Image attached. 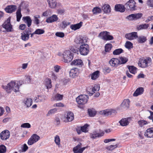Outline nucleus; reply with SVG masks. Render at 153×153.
Masks as SVG:
<instances>
[{"mask_svg": "<svg viewBox=\"0 0 153 153\" xmlns=\"http://www.w3.org/2000/svg\"><path fill=\"white\" fill-rule=\"evenodd\" d=\"M88 113L90 117H94L96 114V111L93 109H88Z\"/></svg>", "mask_w": 153, "mask_h": 153, "instance_id": "c03bdc74", "label": "nucleus"}, {"mask_svg": "<svg viewBox=\"0 0 153 153\" xmlns=\"http://www.w3.org/2000/svg\"><path fill=\"white\" fill-rule=\"evenodd\" d=\"M16 20L18 22H19L22 17L21 13V8L19 7L16 12Z\"/></svg>", "mask_w": 153, "mask_h": 153, "instance_id": "e433bc0d", "label": "nucleus"}, {"mask_svg": "<svg viewBox=\"0 0 153 153\" xmlns=\"http://www.w3.org/2000/svg\"><path fill=\"white\" fill-rule=\"evenodd\" d=\"M130 120V118L122 119L119 121V123L122 126H126L128 125Z\"/></svg>", "mask_w": 153, "mask_h": 153, "instance_id": "5701e85b", "label": "nucleus"}, {"mask_svg": "<svg viewBox=\"0 0 153 153\" xmlns=\"http://www.w3.org/2000/svg\"><path fill=\"white\" fill-rule=\"evenodd\" d=\"M109 63L112 66L116 67L119 65V61L117 58H113L110 60Z\"/></svg>", "mask_w": 153, "mask_h": 153, "instance_id": "b1692460", "label": "nucleus"}, {"mask_svg": "<svg viewBox=\"0 0 153 153\" xmlns=\"http://www.w3.org/2000/svg\"><path fill=\"white\" fill-rule=\"evenodd\" d=\"M58 19V18L57 16L54 14L47 18L46 20V22L48 23H52L57 21Z\"/></svg>", "mask_w": 153, "mask_h": 153, "instance_id": "4be33fe9", "label": "nucleus"}, {"mask_svg": "<svg viewBox=\"0 0 153 153\" xmlns=\"http://www.w3.org/2000/svg\"><path fill=\"white\" fill-rule=\"evenodd\" d=\"M34 101L37 103L43 102L45 100V97L43 96L38 95L33 99Z\"/></svg>", "mask_w": 153, "mask_h": 153, "instance_id": "bb28decb", "label": "nucleus"}, {"mask_svg": "<svg viewBox=\"0 0 153 153\" xmlns=\"http://www.w3.org/2000/svg\"><path fill=\"white\" fill-rule=\"evenodd\" d=\"M104 131L100 133H98L96 131H94L90 134V137L92 139H95L97 137H99L103 136L104 134Z\"/></svg>", "mask_w": 153, "mask_h": 153, "instance_id": "393cba45", "label": "nucleus"}, {"mask_svg": "<svg viewBox=\"0 0 153 153\" xmlns=\"http://www.w3.org/2000/svg\"><path fill=\"white\" fill-rule=\"evenodd\" d=\"M147 4L149 6L153 7V0H148Z\"/></svg>", "mask_w": 153, "mask_h": 153, "instance_id": "0e129e2a", "label": "nucleus"}, {"mask_svg": "<svg viewBox=\"0 0 153 153\" xmlns=\"http://www.w3.org/2000/svg\"><path fill=\"white\" fill-rule=\"evenodd\" d=\"M151 59L150 57H147L146 59H142L139 60L138 65L142 68H146L148 66V64L151 63Z\"/></svg>", "mask_w": 153, "mask_h": 153, "instance_id": "39448f33", "label": "nucleus"}, {"mask_svg": "<svg viewBox=\"0 0 153 153\" xmlns=\"http://www.w3.org/2000/svg\"><path fill=\"white\" fill-rule=\"evenodd\" d=\"M145 135V136H146L148 137H153V128H151L148 129Z\"/></svg>", "mask_w": 153, "mask_h": 153, "instance_id": "c85d7f7f", "label": "nucleus"}, {"mask_svg": "<svg viewBox=\"0 0 153 153\" xmlns=\"http://www.w3.org/2000/svg\"><path fill=\"white\" fill-rule=\"evenodd\" d=\"M70 50L71 51L75 53H76L78 51L76 48L74 46H71L70 48Z\"/></svg>", "mask_w": 153, "mask_h": 153, "instance_id": "69168bd1", "label": "nucleus"}, {"mask_svg": "<svg viewBox=\"0 0 153 153\" xmlns=\"http://www.w3.org/2000/svg\"><path fill=\"white\" fill-rule=\"evenodd\" d=\"M82 22H80L79 23L75 24H72L70 26V28L74 30L79 29L82 26Z\"/></svg>", "mask_w": 153, "mask_h": 153, "instance_id": "a878e982", "label": "nucleus"}, {"mask_svg": "<svg viewBox=\"0 0 153 153\" xmlns=\"http://www.w3.org/2000/svg\"><path fill=\"white\" fill-rule=\"evenodd\" d=\"M6 147L4 145L0 146V153H4L6 152Z\"/></svg>", "mask_w": 153, "mask_h": 153, "instance_id": "4d7b16f0", "label": "nucleus"}, {"mask_svg": "<svg viewBox=\"0 0 153 153\" xmlns=\"http://www.w3.org/2000/svg\"><path fill=\"white\" fill-rule=\"evenodd\" d=\"M64 117L65 118V122L71 121L74 118L73 113L71 112H66Z\"/></svg>", "mask_w": 153, "mask_h": 153, "instance_id": "9d476101", "label": "nucleus"}, {"mask_svg": "<svg viewBox=\"0 0 153 153\" xmlns=\"http://www.w3.org/2000/svg\"><path fill=\"white\" fill-rule=\"evenodd\" d=\"M81 143H79L77 146L73 149L74 153H82L86 147L81 148Z\"/></svg>", "mask_w": 153, "mask_h": 153, "instance_id": "4468645a", "label": "nucleus"}, {"mask_svg": "<svg viewBox=\"0 0 153 153\" xmlns=\"http://www.w3.org/2000/svg\"><path fill=\"white\" fill-rule=\"evenodd\" d=\"M147 40L146 37L143 36H140L138 37L137 40L138 42L140 43H143L144 42Z\"/></svg>", "mask_w": 153, "mask_h": 153, "instance_id": "ea45409f", "label": "nucleus"}, {"mask_svg": "<svg viewBox=\"0 0 153 153\" xmlns=\"http://www.w3.org/2000/svg\"><path fill=\"white\" fill-rule=\"evenodd\" d=\"M115 9L116 11L120 12H123L125 11L124 6L121 4L116 5L115 7Z\"/></svg>", "mask_w": 153, "mask_h": 153, "instance_id": "7c9ffc66", "label": "nucleus"}, {"mask_svg": "<svg viewBox=\"0 0 153 153\" xmlns=\"http://www.w3.org/2000/svg\"><path fill=\"white\" fill-rule=\"evenodd\" d=\"M17 6L15 5H10L7 6L4 9L5 11L8 13H11L15 11Z\"/></svg>", "mask_w": 153, "mask_h": 153, "instance_id": "ddd939ff", "label": "nucleus"}, {"mask_svg": "<svg viewBox=\"0 0 153 153\" xmlns=\"http://www.w3.org/2000/svg\"><path fill=\"white\" fill-rule=\"evenodd\" d=\"M142 16V14L141 13L132 14L129 15L127 18L130 20H136L141 18Z\"/></svg>", "mask_w": 153, "mask_h": 153, "instance_id": "f3484780", "label": "nucleus"}, {"mask_svg": "<svg viewBox=\"0 0 153 153\" xmlns=\"http://www.w3.org/2000/svg\"><path fill=\"white\" fill-rule=\"evenodd\" d=\"M60 69V67L59 65H56L54 67V70L56 72H58Z\"/></svg>", "mask_w": 153, "mask_h": 153, "instance_id": "774afa93", "label": "nucleus"}, {"mask_svg": "<svg viewBox=\"0 0 153 153\" xmlns=\"http://www.w3.org/2000/svg\"><path fill=\"white\" fill-rule=\"evenodd\" d=\"M1 139L3 140H5L8 139L10 136V132L7 130L2 132L0 134Z\"/></svg>", "mask_w": 153, "mask_h": 153, "instance_id": "a211bd4d", "label": "nucleus"}, {"mask_svg": "<svg viewBox=\"0 0 153 153\" xmlns=\"http://www.w3.org/2000/svg\"><path fill=\"white\" fill-rule=\"evenodd\" d=\"M57 108H54L50 109L46 114V116L49 117L52 114L55 113L57 111Z\"/></svg>", "mask_w": 153, "mask_h": 153, "instance_id": "49530a36", "label": "nucleus"}, {"mask_svg": "<svg viewBox=\"0 0 153 153\" xmlns=\"http://www.w3.org/2000/svg\"><path fill=\"white\" fill-rule=\"evenodd\" d=\"M92 11L94 14H96L100 13L101 11L100 8L97 7H96L93 9Z\"/></svg>", "mask_w": 153, "mask_h": 153, "instance_id": "6e6d98bb", "label": "nucleus"}, {"mask_svg": "<svg viewBox=\"0 0 153 153\" xmlns=\"http://www.w3.org/2000/svg\"><path fill=\"white\" fill-rule=\"evenodd\" d=\"M144 91L143 88L140 87L137 88L133 94V96L137 97L143 93Z\"/></svg>", "mask_w": 153, "mask_h": 153, "instance_id": "2f4dec72", "label": "nucleus"}, {"mask_svg": "<svg viewBox=\"0 0 153 153\" xmlns=\"http://www.w3.org/2000/svg\"><path fill=\"white\" fill-rule=\"evenodd\" d=\"M115 111L114 110H104L102 112V114L106 116H108L112 114V113H114Z\"/></svg>", "mask_w": 153, "mask_h": 153, "instance_id": "f704fd0d", "label": "nucleus"}, {"mask_svg": "<svg viewBox=\"0 0 153 153\" xmlns=\"http://www.w3.org/2000/svg\"><path fill=\"white\" fill-rule=\"evenodd\" d=\"M73 65L77 66L79 67H82L83 65L82 61L80 59H76L74 60L72 62Z\"/></svg>", "mask_w": 153, "mask_h": 153, "instance_id": "6ab92c4d", "label": "nucleus"}, {"mask_svg": "<svg viewBox=\"0 0 153 153\" xmlns=\"http://www.w3.org/2000/svg\"><path fill=\"white\" fill-rule=\"evenodd\" d=\"M53 107H63L64 106V104L61 103V102H59L58 103H55L53 105Z\"/></svg>", "mask_w": 153, "mask_h": 153, "instance_id": "338daca9", "label": "nucleus"}, {"mask_svg": "<svg viewBox=\"0 0 153 153\" xmlns=\"http://www.w3.org/2000/svg\"><path fill=\"white\" fill-rule=\"evenodd\" d=\"M129 71L131 73L135 74L137 72V68L133 66H129L128 67Z\"/></svg>", "mask_w": 153, "mask_h": 153, "instance_id": "79ce46f5", "label": "nucleus"}, {"mask_svg": "<svg viewBox=\"0 0 153 153\" xmlns=\"http://www.w3.org/2000/svg\"><path fill=\"white\" fill-rule=\"evenodd\" d=\"M112 46L111 44H107L105 45V51L106 52H109L111 49Z\"/></svg>", "mask_w": 153, "mask_h": 153, "instance_id": "a18cd8bd", "label": "nucleus"}, {"mask_svg": "<svg viewBox=\"0 0 153 153\" xmlns=\"http://www.w3.org/2000/svg\"><path fill=\"white\" fill-rule=\"evenodd\" d=\"M10 18L9 17L2 25L3 27L7 32H11L12 29V26L10 23Z\"/></svg>", "mask_w": 153, "mask_h": 153, "instance_id": "0eeeda50", "label": "nucleus"}, {"mask_svg": "<svg viewBox=\"0 0 153 153\" xmlns=\"http://www.w3.org/2000/svg\"><path fill=\"white\" fill-rule=\"evenodd\" d=\"M117 146L116 145H111L107 146L106 149L107 150L109 151H112L116 148Z\"/></svg>", "mask_w": 153, "mask_h": 153, "instance_id": "bf43d9fd", "label": "nucleus"}, {"mask_svg": "<svg viewBox=\"0 0 153 153\" xmlns=\"http://www.w3.org/2000/svg\"><path fill=\"white\" fill-rule=\"evenodd\" d=\"M119 65L123 64L126 63L128 61V59L125 57H120L119 59Z\"/></svg>", "mask_w": 153, "mask_h": 153, "instance_id": "37998d69", "label": "nucleus"}, {"mask_svg": "<svg viewBox=\"0 0 153 153\" xmlns=\"http://www.w3.org/2000/svg\"><path fill=\"white\" fill-rule=\"evenodd\" d=\"M102 10L105 13H108L111 12V8L108 4H105L102 7Z\"/></svg>", "mask_w": 153, "mask_h": 153, "instance_id": "c9c22d12", "label": "nucleus"}, {"mask_svg": "<svg viewBox=\"0 0 153 153\" xmlns=\"http://www.w3.org/2000/svg\"><path fill=\"white\" fill-rule=\"evenodd\" d=\"M3 87L4 88L5 87L4 86ZM19 85L16 83L15 82L11 81L8 83L7 86H5V89L6 91L8 93L12 91L17 92L19 91Z\"/></svg>", "mask_w": 153, "mask_h": 153, "instance_id": "f257e3e1", "label": "nucleus"}, {"mask_svg": "<svg viewBox=\"0 0 153 153\" xmlns=\"http://www.w3.org/2000/svg\"><path fill=\"white\" fill-rule=\"evenodd\" d=\"M40 139V137L36 134H33L28 140L27 144L31 145L38 141Z\"/></svg>", "mask_w": 153, "mask_h": 153, "instance_id": "6e6552de", "label": "nucleus"}, {"mask_svg": "<svg viewBox=\"0 0 153 153\" xmlns=\"http://www.w3.org/2000/svg\"><path fill=\"white\" fill-rule=\"evenodd\" d=\"M100 88L99 85H95L92 88H88L87 89L88 94L92 95L96 91H98Z\"/></svg>", "mask_w": 153, "mask_h": 153, "instance_id": "9b49d317", "label": "nucleus"}, {"mask_svg": "<svg viewBox=\"0 0 153 153\" xmlns=\"http://www.w3.org/2000/svg\"><path fill=\"white\" fill-rule=\"evenodd\" d=\"M32 100L31 99H27L25 101L24 103L27 107L31 106L32 105Z\"/></svg>", "mask_w": 153, "mask_h": 153, "instance_id": "8fccbe9b", "label": "nucleus"}, {"mask_svg": "<svg viewBox=\"0 0 153 153\" xmlns=\"http://www.w3.org/2000/svg\"><path fill=\"white\" fill-rule=\"evenodd\" d=\"M125 46L126 48L130 49L133 48V44L131 42L127 41L125 43Z\"/></svg>", "mask_w": 153, "mask_h": 153, "instance_id": "864d4df0", "label": "nucleus"}, {"mask_svg": "<svg viewBox=\"0 0 153 153\" xmlns=\"http://www.w3.org/2000/svg\"><path fill=\"white\" fill-rule=\"evenodd\" d=\"M71 23L66 21H62L59 25V28L60 29H64L70 25Z\"/></svg>", "mask_w": 153, "mask_h": 153, "instance_id": "cd10ccee", "label": "nucleus"}, {"mask_svg": "<svg viewBox=\"0 0 153 153\" xmlns=\"http://www.w3.org/2000/svg\"><path fill=\"white\" fill-rule=\"evenodd\" d=\"M60 141L59 136L58 135H56L54 137V142L59 147L60 145Z\"/></svg>", "mask_w": 153, "mask_h": 153, "instance_id": "de8ad7c7", "label": "nucleus"}, {"mask_svg": "<svg viewBox=\"0 0 153 153\" xmlns=\"http://www.w3.org/2000/svg\"><path fill=\"white\" fill-rule=\"evenodd\" d=\"M130 101L129 99H125L120 105V107L122 109H126L129 107Z\"/></svg>", "mask_w": 153, "mask_h": 153, "instance_id": "412c9836", "label": "nucleus"}, {"mask_svg": "<svg viewBox=\"0 0 153 153\" xmlns=\"http://www.w3.org/2000/svg\"><path fill=\"white\" fill-rule=\"evenodd\" d=\"M138 123L140 127H142L147 124V122L145 120H140L138 121Z\"/></svg>", "mask_w": 153, "mask_h": 153, "instance_id": "603ef678", "label": "nucleus"}, {"mask_svg": "<svg viewBox=\"0 0 153 153\" xmlns=\"http://www.w3.org/2000/svg\"><path fill=\"white\" fill-rule=\"evenodd\" d=\"M135 2L134 0H129L125 4V6L128 10L133 11L135 10Z\"/></svg>", "mask_w": 153, "mask_h": 153, "instance_id": "1a4fd4ad", "label": "nucleus"}, {"mask_svg": "<svg viewBox=\"0 0 153 153\" xmlns=\"http://www.w3.org/2000/svg\"><path fill=\"white\" fill-rule=\"evenodd\" d=\"M45 32V30L43 29H38L34 32V33L36 34L41 35L43 34Z\"/></svg>", "mask_w": 153, "mask_h": 153, "instance_id": "09e8293b", "label": "nucleus"}, {"mask_svg": "<svg viewBox=\"0 0 153 153\" xmlns=\"http://www.w3.org/2000/svg\"><path fill=\"white\" fill-rule=\"evenodd\" d=\"M24 22L27 24V26L29 27L31 25L32 20L29 16H27L23 18Z\"/></svg>", "mask_w": 153, "mask_h": 153, "instance_id": "473e14b6", "label": "nucleus"}, {"mask_svg": "<svg viewBox=\"0 0 153 153\" xmlns=\"http://www.w3.org/2000/svg\"><path fill=\"white\" fill-rule=\"evenodd\" d=\"M45 84L48 89L51 88L52 86L51 79L48 78L45 79Z\"/></svg>", "mask_w": 153, "mask_h": 153, "instance_id": "4c0bfd02", "label": "nucleus"}, {"mask_svg": "<svg viewBox=\"0 0 153 153\" xmlns=\"http://www.w3.org/2000/svg\"><path fill=\"white\" fill-rule=\"evenodd\" d=\"M25 81L27 83H29L30 82L31 80V78L30 76L26 75L25 76Z\"/></svg>", "mask_w": 153, "mask_h": 153, "instance_id": "e2e57ef3", "label": "nucleus"}, {"mask_svg": "<svg viewBox=\"0 0 153 153\" xmlns=\"http://www.w3.org/2000/svg\"><path fill=\"white\" fill-rule=\"evenodd\" d=\"M63 95L57 94L56 95H54L51 98V101L54 100H61L63 98Z\"/></svg>", "mask_w": 153, "mask_h": 153, "instance_id": "c756f323", "label": "nucleus"}, {"mask_svg": "<svg viewBox=\"0 0 153 153\" xmlns=\"http://www.w3.org/2000/svg\"><path fill=\"white\" fill-rule=\"evenodd\" d=\"M79 74V70L77 68L72 69L69 72L70 76L72 78L77 76Z\"/></svg>", "mask_w": 153, "mask_h": 153, "instance_id": "dca6fc26", "label": "nucleus"}, {"mask_svg": "<svg viewBox=\"0 0 153 153\" xmlns=\"http://www.w3.org/2000/svg\"><path fill=\"white\" fill-rule=\"evenodd\" d=\"M99 75V71H96L93 74L91 75V79L93 80H95L98 78Z\"/></svg>", "mask_w": 153, "mask_h": 153, "instance_id": "a19ab883", "label": "nucleus"}, {"mask_svg": "<svg viewBox=\"0 0 153 153\" xmlns=\"http://www.w3.org/2000/svg\"><path fill=\"white\" fill-rule=\"evenodd\" d=\"M98 36L101 37V39L105 40H110L114 39L113 37L110 35L109 33L107 31L101 32L99 34Z\"/></svg>", "mask_w": 153, "mask_h": 153, "instance_id": "423d86ee", "label": "nucleus"}, {"mask_svg": "<svg viewBox=\"0 0 153 153\" xmlns=\"http://www.w3.org/2000/svg\"><path fill=\"white\" fill-rule=\"evenodd\" d=\"M31 127L30 124L28 123H25L22 124L21 125V127L23 128H30Z\"/></svg>", "mask_w": 153, "mask_h": 153, "instance_id": "13d9d810", "label": "nucleus"}, {"mask_svg": "<svg viewBox=\"0 0 153 153\" xmlns=\"http://www.w3.org/2000/svg\"><path fill=\"white\" fill-rule=\"evenodd\" d=\"M149 26V24H144L138 25L137 26V29L138 30L147 29Z\"/></svg>", "mask_w": 153, "mask_h": 153, "instance_id": "72a5a7b5", "label": "nucleus"}, {"mask_svg": "<svg viewBox=\"0 0 153 153\" xmlns=\"http://www.w3.org/2000/svg\"><path fill=\"white\" fill-rule=\"evenodd\" d=\"M137 33L134 32L126 34L125 35V37L129 40H131L138 38Z\"/></svg>", "mask_w": 153, "mask_h": 153, "instance_id": "f8f14e48", "label": "nucleus"}, {"mask_svg": "<svg viewBox=\"0 0 153 153\" xmlns=\"http://www.w3.org/2000/svg\"><path fill=\"white\" fill-rule=\"evenodd\" d=\"M123 50L121 48L116 49L113 52V54L114 55H119L123 52Z\"/></svg>", "mask_w": 153, "mask_h": 153, "instance_id": "3c124183", "label": "nucleus"}, {"mask_svg": "<svg viewBox=\"0 0 153 153\" xmlns=\"http://www.w3.org/2000/svg\"><path fill=\"white\" fill-rule=\"evenodd\" d=\"M56 35L58 37L62 38L65 36V35L64 33L61 32H57L56 33Z\"/></svg>", "mask_w": 153, "mask_h": 153, "instance_id": "680f3d73", "label": "nucleus"}, {"mask_svg": "<svg viewBox=\"0 0 153 153\" xmlns=\"http://www.w3.org/2000/svg\"><path fill=\"white\" fill-rule=\"evenodd\" d=\"M88 125V124H86L82 126L81 127V131L83 132H86L87 129Z\"/></svg>", "mask_w": 153, "mask_h": 153, "instance_id": "052dcab7", "label": "nucleus"}, {"mask_svg": "<svg viewBox=\"0 0 153 153\" xmlns=\"http://www.w3.org/2000/svg\"><path fill=\"white\" fill-rule=\"evenodd\" d=\"M89 51L88 45L87 44H84L80 46L79 52L82 55L85 56L87 55Z\"/></svg>", "mask_w": 153, "mask_h": 153, "instance_id": "7ed1b4c3", "label": "nucleus"}, {"mask_svg": "<svg viewBox=\"0 0 153 153\" xmlns=\"http://www.w3.org/2000/svg\"><path fill=\"white\" fill-rule=\"evenodd\" d=\"M75 41L77 44L82 45L87 42V39L85 37H78L75 39Z\"/></svg>", "mask_w": 153, "mask_h": 153, "instance_id": "2eb2a0df", "label": "nucleus"}, {"mask_svg": "<svg viewBox=\"0 0 153 153\" xmlns=\"http://www.w3.org/2000/svg\"><path fill=\"white\" fill-rule=\"evenodd\" d=\"M62 61L65 63L71 62L74 58V54L69 50L65 51L62 53Z\"/></svg>", "mask_w": 153, "mask_h": 153, "instance_id": "f03ea898", "label": "nucleus"}, {"mask_svg": "<svg viewBox=\"0 0 153 153\" xmlns=\"http://www.w3.org/2000/svg\"><path fill=\"white\" fill-rule=\"evenodd\" d=\"M30 34L28 30H25L23 33H21V39L24 41L28 40L29 38Z\"/></svg>", "mask_w": 153, "mask_h": 153, "instance_id": "aec40b11", "label": "nucleus"}, {"mask_svg": "<svg viewBox=\"0 0 153 153\" xmlns=\"http://www.w3.org/2000/svg\"><path fill=\"white\" fill-rule=\"evenodd\" d=\"M28 149V147L27 146L26 144H24L22 147L21 148V150H19V152H26Z\"/></svg>", "mask_w": 153, "mask_h": 153, "instance_id": "5fc2aeb1", "label": "nucleus"}, {"mask_svg": "<svg viewBox=\"0 0 153 153\" xmlns=\"http://www.w3.org/2000/svg\"><path fill=\"white\" fill-rule=\"evenodd\" d=\"M88 97L85 95H81L76 99V102L79 104L84 105L87 102Z\"/></svg>", "mask_w": 153, "mask_h": 153, "instance_id": "20e7f679", "label": "nucleus"}, {"mask_svg": "<svg viewBox=\"0 0 153 153\" xmlns=\"http://www.w3.org/2000/svg\"><path fill=\"white\" fill-rule=\"evenodd\" d=\"M47 1L51 8H53L56 7V3L55 1L48 0Z\"/></svg>", "mask_w": 153, "mask_h": 153, "instance_id": "58836bf2", "label": "nucleus"}]
</instances>
